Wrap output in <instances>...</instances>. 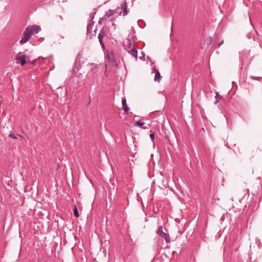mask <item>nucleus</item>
Returning <instances> with one entry per match:
<instances>
[{
	"mask_svg": "<svg viewBox=\"0 0 262 262\" xmlns=\"http://www.w3.org/2000/svg\"><path fill=\"white\" fill-rule=\"evenodd\" d=\"M40 30V27L38 26L28 27L24 32V36L20 39V43L23 45L26 43L33 35L38 33Z\"/></svg>",
	"mask_w": 262,
	"mask_h": 262,
	"instance_id": "nucleus-1",
	"label": "nucleus"
},
{
	"mask_svg": "<svg viewBox=\"0 0 262 262\" xmlns=\"http://www.w3.org/2000/svg\"><path fill=\"white\" fill-rule=\"evenodd\" d=\"M157 234H159L161 237L164 238L167 244L170 243V237L168 234L165 233L163 231L162 226H160L156 230Z\"/></svg>",
	"mask_w": 262,
	"mask_h": 262,
	"instance_id": "nucleus-2",
	"label": "nucleus"
},
{
	"mask_svg": "<svg viewBox=\"0 0 262 262\" xmlns=\"http://www.w3.org/2000/svg\"><path fill=\"white\" fill-rule=\"evenodd\" d=\"M15 61L17 64H20L21 66H24L26 63V55L21 52L18 53L16 55Z\"/></svg>",
	"mask_w": 262,
	"mask_h": 262,
	"instance_id": "nucleus-3",
	"label": "nucleus"
},
{
	"mask_svg": "<svg viewBox=\"0 0 262 262\" xmlns=\"http://www.w3.org/2000/svg\"><path fill=\"white\" fill-rule=\"evenodd\" d=\"M107 57L108 61L110 62L114 63L116 62L115 55L113 51H111L107 52Z\"/></svg>",
	"mask_w": 262,
	"mask_h": 262,
	"instance_id": "nucleus-4",
	"label": "nucleus"
},
{
	"mask_svg": "<svg viewBox=\"0 0 262 262\" xmlns=\"http://www.w3.org/2000/svg\"><path fill=\"white\" fill-rule=\"evenodd\" d=\"M105 35V31L103 29H101L100 31V33L98 34V39L99 42L100 43L101 45L104 47V45L103 42V37Z\"/></svg>",
	"mask_w": 262,
	"mask_h": 262,
	"instance_id": "nucleus-5",
	"label": "nucleus"
},
{
	"mask_svg": "<svg viewBox=\"0 0 262 262\" xmlns=\"http://www.w3.org/2000/svg\"><path fill=\"white\" fill-rule=\"evenodd\" d=\"M127 52L131 54L133 56H134L136 60H137L138 52L137 50L135 48L134 44H133V48Z\"/></svg>",
	"mask_w": 262,
	"mask_h": 262,
	"instance_id": "nucleus-6",
	"label": "nucleus"
},
{
	"mask_svg": "<svg viewBox=\"0 0 262 262\" xmlns=\"http://www.w3.org/2000/svg\"><path fill=\"white\" fill-rule=\"evenodd\" d=\"M124 46L125 50L127 52H128L133 48V45H132L129 40H128L124 43Z\"/></svg>",
	"mask_w": 262,
	"mask_h": 262,
	"instance_id": "nucleus-7",
	"label": "nucleus"
},
{
	"mask_svg": "<svg viewBox=\"0 0 262 262\" xmlns=\"http://www.w3.org/2000/svg\"><path fill=\"white\" fill-rule=\"evenodd\" d=\"M122 11H123V15L125 16L128 13L127 4L126 2H124L121 6Z\"/></svg>",
	"mask_w": 262,
	"mask_h": 262,
	"instance_id": "nucleus-8",
	"label": "nucleus"
},
{
	"mask_svg": "<svg viewBox=\"0 0 262 262\" xmlns=\"http://www.w3.org/2000/svg\"><path fill=\"white\" fill-rule=\"evenodd\" d=\"M154 72L155 73L154 80L156 81H158V82H159L161 79L160 72L156 69H154Z\"/></svg>",
	"mask_w": 262,
	"mask_h": 262,
	"instance_id": "nucleus-9",
	"label": "nucleus"
},
{
	"mask_svg": "<svg viewBox=\"0 0 262 262\" xmlns=\"http://www.w3.org/2000/svg\"><path fill=\"white\" fill-rule=\"evenodd\" d=\"M93 26H94L93 22H91L88 24V25L87 26V28H86L87 29V31H86L87 34H90L92 33Z\"/></svg>",
	"mask_w": 262,
	"mask_h": 262,
	"instance_id": "nucleus-10",
	"label": "nucleus"
},
{
	"mask_svg": "<svg viewBox=\"0 0 262 262\" xmlns=\"http://www.w3.org/2000/svg\"><path fill=\"white\" fill-rule=\"evenodd\" d=\"M122 103L124 110L125 112H127L129 110V107L127 106L126 99L124 98L122 101Z\"/></svg>",
	"mask_w": 262,
	"mask_h": 262,
	"instance_id": "nucleus-11",
	"label": "nucleus"
},
{
	"mask_svg": "<svg viewBox=\"0 0 262 262\" xmlns=\"http://www.w3.org/2000/svg\"><path fill=\"white\" fill-rule=\"evenodd\" d=\"M144 124V122H142L141 121H137L135 125L136 126H140L141 127H142L143 129H147L148 127L147 126H143V125Z\"/></svg>",
	"mask_w": 262,
	"mask_h": 262,
	"instance_id": "nucleus-12",
	"label": "nucleus"
},
{
	"mask_svg": "<svg viewBox=\"0 0 262 262\" xmlns=\"http://www.w3.org/2000/svg\"><path fill=\"white\" fill-rule=\"evenodd\" d=\"M222 99V96H221L218 93H216L215 95V101L214 102V104H217L219 100Z\"/></svg>",
	"mask_w": 262,
	"mask_h": 262,
	"instance_id": "nucleus-13",
	"label": "nucleus"
},
{
	"mask_svg": "<svg viewBox=\"0 0 262 262\" xmlns=\"http://www.w3.org/2000/svg\"><path fill=\"white\" fill-rule=\"evenodd\" d=\"M106 13L108 17H110L114 14V12L113 10L109 9Z\"/></svg>",
	"mask_w": 262,
	"mask_h": 262,
	"instance_id": "nucleus-14",
	"label": "nucleus"
},
{
	"mask_svg": "<svg viewBox=\"0 0 262 262\" xmlns=\"http://www.w3.org/2000/svg\"><path fill=\"white\" fill-rule=\"evenodd\" d=\"M114 14L115 13H119V15H121L122 12L121 8H120V7H117L115 10H114Z\"/></svg>",
	"mask_w": 262,
	"mask_h": 262,
	"instance_id": "nucleus-15",
	"label": "nucleus"
},
{
	"mask_svg": "<svg viewBox=\"0 0 262 262\" xmlns=\"http://www.w3.org/2000/svg\"><path fill=\"white\" fill-rule=\"evenodd\" d=\"M74 214L76 217H78L79 216L78 212V210H77V208H76V206H75V208H74Z\"/></svg>",
	"mask_w": 262,
	"mask_h": 262,
	"instance_id": "nucleus-16",
	"label": "nucleus"
},
{
	"mask_svg": "<svg viewBox=\"0 0 262 262\" xmlns=\"http://www.w3.org/2000/svg\"><path fill=\"white\" fill-rule=\"evenodd\" d=\"M102 19H103L104 20L107 19V18H108V16H107V15L106 14V13H105L102 17Z\"/></svg>",
	"mask_w": 262,
	"mask_h": 262,
	"instance_id": "nucleus-17",
	"label": "nucleus"
},
{
	"mask_svg": "<svg viewBox=\"0 0 262 262\" xmlns=\"http://www.w3.org/2000/svg\"><path fill=\"white\" fill-rule=\"evenodd\" d=\"M80 57L79 56H77L76 60L75 66H77V65L78 64V62H80Z\"/></svg>",
	"mask_w": 262,
	"mask_h": 262,
	"instance_id": "nucleus-18",
	"label": "nucleus"
},
{
	"mask_svg": "<svg viewBox=\"0 0 262 262\" xmlns=\"http://www.w3.org/2000/svg\"><path fill=\"white\" fill-rule=\"evenodd\" d=\"M149 136H150L151 140L152 141H154V140L155 139V134L154 133L150 134Z\"/></svg>",
	"mask_w": 262,
	"mask_h": 262,
	"instance_id": "nucleus-19",
	"label": "nucleus"
},
{
	"mask_svg": "<svg viewBox=\"0 0 262 262\" xmlns=\"http://www.w3.org/2000/svg\"><path fill=\"white\" fill-rule=\"evenodd\" d=\"M9 136L10 137H11L13 139H16V136L14 134H12V133H11L10 135H9Z\"/></svg>",
	"mask_w": 262,
	"mask_h": 262,
	"instance_id": "nucleus-20",
	"label": "nucleus"
},
{
	"mask_svg": "<svg viewBox=\"0 0 262 262\" xmlns=\"http://www.w3.org/2000/svg\"><path fill=\"white\" fill-rule=\"evenodd\" d=\"M104 21L103 19H102V18H100L98 21V24L100 25H101L103 24V21Z\"/></svg>",
	"mask_w": 262,
	"mask_h": 262,
	"instance_id": "nucleus-21",
	"label": "nucleus"
},
{
	"mask_svg": "<svg viewBox=\"0 0 262 262\" xmlns=\"http://www.w3.org/2000/svg\"><path fill=\"white\" fill-rule=\"evenodd\" d=\"M92 65L93 66V67H94V68L96 67V64H93Z\"/></svg>",
	"mask_w": 262,
	"mask_h": 262,
	"instance_id": "nucleus-22",
	"label": "nucleus"
},
{
	"mask_svg": "<svg viewBox=\"0 0 262 262\" xmlns=\"http://www.w3.org/2000/svg\"><path fill=\"white\" fill-rule=\"evenodd\" d=\"M76 68H77V71H78V69H79V67H77Z\"/></svg>",
	"mask_w": 262,
	"mask_h": 262,
	"instance_id": "nucleus-23",
	"label": "nucleus"
}]
</instances>
